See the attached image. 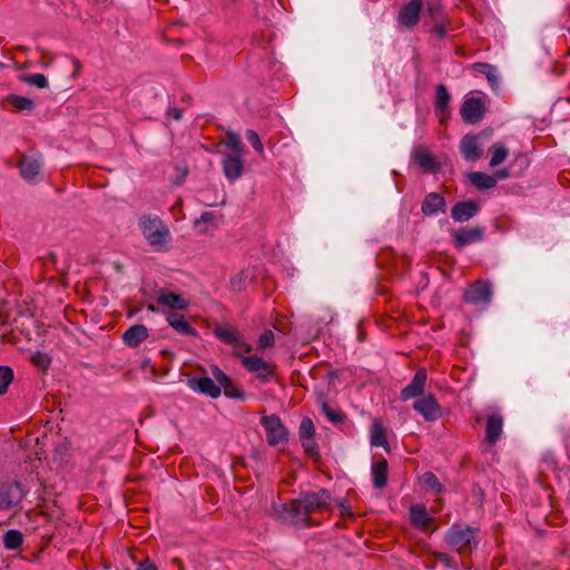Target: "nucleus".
Wrapping results in <instances>:
<instances>
[{
  "label": "nucleus",
  "instance_id": "obj_1",
  "mask_svg": "<svg viewBox=\"0 0 570 570\" xmlns=\"http://www.w3.org/2000/svg\"><path fill=\"white\" fill-rule=\"evenodd\" d=\"M138 226L151 247L160 249L171 242L169 228L158 216L142 215Z\"/></svg>",
  "mask_w": 570,
  "mask_h": 570
},
{
  "label": "nucleus",
  "instance_id": "obj_2",
  "mask_svg": "<svg viewBox=\"0 0 570 570\" xmlns=\"http://www.w3.org/2000/svg\"><path fill=\"white\" fill-rule=\"evenodd\" d=\"M476 532L472 527L453 524L445 533V541L458 552H470L478 546Z\"/></svg>",
  "mask_w": 570,
  "mask_h": 570
},
{
  "label": "nucleus",
  "instance_id": "obj_3",
  "mask_svg": "<svg viewBox=\"0 0 570 570\" xmlns=\"http://www.w3.org/2000/svg\"><path fill=\"white\" fill-rule=\"evenodd\" d=\"M277 513L278 519L284 523L299 528H308L313 525L312 518L308 515L301 498L282 504Z\"/></svg>",
  "mask_w": 570,
  "mask_h": 570
},
{
  "label": "nucleus",
  "instance_id": "obj_4",
  "mask_svg": "<svg viewBox=\"0 0 570 570\" xmlns=\"http://www.w3.org/2000/svg\"><path fill=\"white\" fill-rule=\"evenodd\" d=\"M17 167L27 183L35 184L39 180L43 167V156L38 151L30 155L21 154Z\"/></svg>",
  "mask_w": 570,
  "mask_h": 570
},
{
  "label": "nucleus",
  "instance_id": "obj_5",
  "mask_svg": "<svg viewBox=\"0 0 570 570\" xmlns=\"http://www.w3.org/2000/svg\"><path fill=\"white\" fill-rule=\"evenodd\" d=\"M214 335L223 343L234 346V355L240 357L242 353L252 351V346L247 344L243 336L230 326H218L214 330Z\"/></svg>",
  "mask_w": 570,
  "mask_h": 570
},
{
  "label": "nucleus",
  "instance_id": "obj_6",
  "mask_svg": "<svg viewBox=\"0 0 570 570\" xmlns=\"http://www.w3.org/2000/svg\"><path fill=\"white\" fill-rule=\"evenodd\" d=\"M261 424L266 431V439L269 445H277L287 441V430L276 414L262 416Z\"/></svg>",
  "mask_w": 570,
  "mask_h": 570
},
{
  "label": "nucleus",
  "instance_id": "obj_7",
  "mask_svg": "<svg viewBox=\"0 0 570 570\" xmlns=\"http://www.w3.org/2000/svg\"><path fill=\"white\" fill-rule=\"evenodd\" d=\"M299 498L302 502H304V507L309 517L315 511L321 512L327 510L332 501V494L326 489H321L316 492H304Z\"/></svg>",
  "mask_w": 570,
  "mask_h": 570
},
{
  "label": "nucleus",
  "instance_id": "obj_8",
  "mask_svg": "<svg viewBox=\"0 0 570 570\" xmlns=\"http://www.w3.org/2000/svg\"><path fill=\"white\" fill-rule=\"evenodd\" d=\"M485 228L482 226L462 227L454 230L451 236L455 248L461 249L468 245L480 243L484 238Z\"/></svg>",
  "mask_w": 570,
  "mask_h": 570
},
{
  "label": "nucleus",
  "instance_id": "obj_9",
  "mask_svg": "<svg viewBox=\"0 0 570 570\" xmlns=\"http://www.w3.org/2000/svg\"><path fill=\"white\" fill-rule=\"evenodd\" d=\"M242 365L250 373H254L256 377L266 383L269 382L274 376L273 366L258 356H242Z\"/></svg>",
  "mask_w": 570,
  "mask_h": 570
},
{
  "label": "nucleus",
  "instance_id": "obj_10",
  "mask_svg": "<svg viewBox=\"0 0 570 570\" xmlns=\"http://www.w3.org/2000/svg\"><path fill=\"white\" fill-rule=\"evenodd\" d=\"M425 0H411L399 12L397 22L407 29H413L420 21Z\"/></svg>",
  "mask_w": 570,
  "mask_h": 570
},
{
  "label": "nucleus",
  "instance_id": "obj_11",
  "mask_svg": "<svg viewBox=\"0 0 570 570\" xmlns=\"http://www.w3.org/2000/svg\"><path fill=\"white\" fill-rule=\"evenodd\" d=\"M210 373L216 382L219 383L220 390H224L225 396L242 402L246 400L245 392L239 389L223 370L216 365H213L210 366Z\"/></svg>",
  "mask_w": 570,
  "mask_h": 570
},
{
  "label": "nucleus",
  "instance_id": "obj_12",
  "mask_svg": "<svg viewBox=\"0 0 570 570\" xmlns=\"http://www.w3.org/2000/svg\"><path fill=\"white\" fill-rule=\"evenodd\" d=\"M24 498V492L19 482L0 485V510L16 508Z\"/></svg>",
  "mask_w": 570,
  "mask_h": 570
},
{
  "label": "nucleus",
  "instance_id": "obj_13",
  "mask_svg": "<svg viewBox=\"0 0 570 570\" xmlns=\"http://www.w3.org/2000/svg\"><path fill=\"white\" fill-rule=\"evenodd\" d=\"M413 409L428 422H433L442 415L441 406L436 397L431 393L416 400L413 404Z\"/></svg>",
  "mask_w": 570,
  "mask_h": 570
},
{
  "label": "nucleus",
  "instance_id": "obj_14",
  "mask_svg": "<svg viewBox=\"0 0 570 570\" xmlns=\"http://www.w3.org/2000/svg\"><path fill=\"white\" fill-rule=\"evenodd\" d=\"M491 285L483 281H476L464 292V301L471 305L488 304L491 301Z\"/></svg>",
  "mask_w": 570,
  "mask_h": 570
},
{
  "label": "nucleus",
  "instance_id": "obj_15",
  "mask_svg": "<svg viewBox=\"0 0 570 570\" xmlns=\"http://www.w3.org/2000/svg\"><path fill=\"white\" fill-rule=\"evenodd\" d=\"M409 517L411 524L423 532L434 531L438 527H432L435 519L430 517L425 505L413 504L409 510Z\"/></svg>",
  "mask_w": 570,
  "mask_h": 570
},
{
  "label": "nucleus",
  "instance_id": "obj_16",
  "mask_svg": "<svg viewBox=\"0 0 570 570\" xmlns=\"http://www.w3.org/2000/svg\"><path fill=\"white\" fill-rule=\"evenodd\" d=\"M215 379L209 376H193L187 381V385L190 390L200 394L207 395L212 399H217L220 395L219 383H215Z\"/></svg>",
  "mask_w": 570,
  "mask_h": 570
},
{
  "label": "nucleus",
  "instance_id": "obj_17",
  "mask_svg": "<svg viewBox=\"0 0 570 570\" xmlns=\"http://www.w3.org/2000/svg\"><path fill=\"white\" fill-rule=\"evenodd\" d=\"M485 107L480 98L471 97L461 107V117L468 124H476L484 116Z\"/></svg>",
  "mask_w": 570,
  "mask_h": 570
},
{
  "label": "nucleus",
  "instance_id": "obj_18",
  "mask_svg": "<svg viewBox=\"0 0 570 570\" xmlns=\"http://www.w3.org/2000/svg\"><path fill=\"white\" fill-rule=\"evenodd\" d=\"M243 154H225L222 159V166L225 177L229 181H235L242 177L244 171Z\"/></svg>",
  "mask_w": 570,
  "mask_h": 570
},
{
  "label": "nucleus",
  "instance_id": "obj_19",
  "mask_svg": "<svg viewBox=\"0 0 570 570\" xmlns=\"http://www.w3.org/2000/svg\"><path fill=\"white\" fill-rule=\"evenodd\" d=\"M428 380V374L425 370H419L411 382L401 390V400L409 401L411 399L423 395L425 383Z\"/></svg>",
  "mask_w": 570,
  "mask_h": 570
},
{
  "label": "nucleus",
  "instance_id": "obj_20",
  "mask_svg": "<svg viewBox=\"0 0 570 570\" xmlns=\"http://www.w3.org/2000/svg\"><path fill=\"white\" fill-rule=\"evenodd\" d=\"M480 208V203L476 200L459 202L451 208V217L455 222L465 223L476 216Z\"/></svg>",
  "mask_w": 570,
  "mask_h": 570
},
{
  "label": "nucleus",
  "instance_id": "obj_21",
  "mask_svg": "<svg viewBox=\"0 0 570 570\" xmlns=\"http://www.w3.org/2000/svg\"><path fill=\"white\" fill-rule=\"evenodd\" d=\"M459 148L462 157L468 161H476L483 154L478 136L472 134L462 137Z\"/></svg>",
  "mask_w": 570,
  "mask_h": 570
},
{
  "label": "nucleus",
  "instance_id": "obj_22",
  "mask_svg": "<svg viewBox=\"0 0 570 570\" xmlns=\"http://www.w3.org/2000/svg\"><path fill=\"white\" fill-rule=\"evenodd\" d=\"M446 209L445 198L439 193H429L421 205V212L424 216L444 214Z\"/></svg>",
  "mask_w": 570,
  "mask_h": 570
},
{
  "label": "nucleus",
  "instance_id": "obj_23",
  "mask_svg": "<svg viewBox=\"0 0 570 570\" xmlns=\"http://www.w3.org/2000/svg\"><path fill=\"white\" fill-rule=\"evenodd\" d=\"M503 428V417L498 413H492L488 415L487 426H485V439L488 443L495 444L501 434Z\"/></svg>",
  "mask_w": 570,
  "mask_h": 570
},
{
  "label": "nucleus",
  "instance_id": "obj_24",
  "mask_svg": "<svg viewBox=\"0 0 570 570\" xmlns=\"http://www.w3.org/2000/svg\"><path fill=\"white\" fill-rule=\"evenodd\" d=\"M148 335V328L145 325L137 324L125 331L121 338L127 346L137 347Z\"/></svg>",
  "mask_w": 570,
  "mask_h": 570
},
{
  "label": "nucleus",
  "instance_id": "obj_25",
  "mask_svg": "<svg viewBox=\"0 0 570 570\" xmlns=\"http://www.w3.org/2000/svg\"><path fill=\"white\" fill-rule=\"evenodd\" d=\"M414 163L424 171V173H434L439 169V165L426 149L422 147H417L413 151Z\"/></svg>",
  "mask_w": 570,
  "mask_h": 570
},
{
  "label": "nucleus",
  "instance_id": "obj_26",
  "mask_svg": "<svg viewBox=\"0 0 570 570\" xmlns=\"http://www.w3.org/2000/svg\"><path fill=\"white\" fill-rule=\"evenodd\" d=\"M158 303L163 306L173 308V309H185L188 306L187 301L179 294H175L171 292H167L165 289H160L158 292Z\"/></svg>",
  "mask_w": 570,
  "mask_h": 570
},
{
  "label": "nucleus",
  "instance_id": "obj_27",
  "mask_svg": "<svg viewBox=\"0 0 570 570\" xmlns=\"http://www.w3.org/2000/svg\"><path fill=\"white\" fill-rule=\"evenodd\" d=\"M167 321L169 325L179 334L195 337L197 336V331L193 327L183 315L176 313H169L167 316Z\"/></svg>",
  "mask_w": 570,
  "mask_h": 570
},
{
  "label": "nucleus",
  "instance_id": "obj_28",
  "mask_svg": "<svg viewBox=\"0 0 570 570\" xmlns=\"http://www.w3.org/2000/svg\"><path fill=\"white\" fill-rule=\"evenodd\" d=\"M373 484L376 489H382L387 483V461L385 459L373 462L371 468Z\"/></svg>",
  "mask_w": 570,
  "mask_h": 570
},
{
  "label": "nucleus",
  "instance_id": "obj_29",
  "mask_svg": "<svg viewBox=\"0 0 570 570\" xmlns=\"http://www.w3.org/2000/svg\"><path fill=\"white\" fill-rule=\"evenodd\" d=\"M435 98L434 111L438 116H444L448 111L451 96L443 83L436 86Z\"/></svg>",
  "mask_w": 570,
  "mask_h": 570
},
{
  "label": "nucleus",
  "instance_id": "obj_30",
  "mask_svg": "<svg viewBox=\"0 0 570 570\" xmlns=\"http://www.w3.org/2000/svg\"><path fill=\"white\" fill-rule=\"evenodd\" d=\"M470 183L479 190L493 188L497 185V177L482 171H472L469 174Z\"/></svg>",
  "mask_w": 570,
  "mask_h": 570
},
{
  "label": "nucleus",
  "instance_id": "obj_31",
  "mask_svg": "<svg viewBox=\"0 0 570 570\" xmlns=\"http://www.w3.org/2000/svg\"><path fill=\"white\" fill-rule=\"evenodd\" d=\"M472 68L476 72H480L487 77L492 89H498L499 79L497 76V68L494 66L485 63V62H475L472 66Z\"/></svg>",
  "mask_w": 570,
  "mask_h": 570
},
{
  "label": "nucleus",
  "instance_id": "obj_32",
  "mask_svg": "<svg viewBox=\"0 0 570 570\" xmlns=\"http://www.w3.org/2000/svg\"><path fill=\"white\" fill-rule=\"evenodd\" d=\"M24 538L19 530H8L2 538V543L7 550H18L23 544Z\"/></svg>",
  "mask_w": 570,
  "mask_h": 570
},
{
  "label": "nucleus",
  "instance_id": "obj_33",
  "mask_svg": "<svg viewBox=\"0 0 570 570\" xmlns=\"http://www.w3.org/2000/svg\"><path fill=\"white\" fill-rule=\"evenodd\" d=\"M7 102L16 110V111H31L35 109V101L30 98L18 96V95H9L7 97Z\"/></svg>",
  "mask_w": 570,
  "mask_h": 570
},
{
  "label": "nucleus",
  "instance_id": "obj_34",
  "mask_svg": "<svg viewBox=\"0 0 570 570\" xmlns=\"http://www.w3.org/2000/svg\"><path fill=\"white\" fill-rule=\"evenodd\" d=\"M491 154L490 167H497L501 165L509 155V149L502 144H494L489 148Z\"/></svg>",
  "mask_w": 570,
  "mask_h": 570
},
{
  "label": "nucleus",
  "instance_id": "obj_35",
  "mask_svg": "<svg viewBox=\"0 0 570 570\" xmlns=\"http://www.w3.org/2000/svg\"><path fill=\"white\" fill-rule=\"evenodd\" d=\"M371 444L373 446H383L386 451L390 449L386 441L385 431L383 426L377 422L372 425Z\"/></svg>",
  "mask_w": 570,
  "mask_h": 570
},
{
  "label": "nucleus",
  "instance_id": "obj_36",
  "mask_svg": "<svg viewBox=\"0 0 570 570\" xmlns=\"http://www.w3.org/2000/svg\"><path fill=\"white\" fill-rule=\"evenodd\" d=\"M224 145L230 148L234 154H245V147L239 134L228 130L225 135Z\"/></svg>",
  "mask_w": 570,
  "mask_h": 570
},
{
  "label": "nucleus",
  "instance_id": "obj_37",
  "mask_svg": "<svg viewBox=\"0 0 570 570\" xmlns=\"http://www.w3.org/2000/svg\"><path fill=\"white\" fill-rule=\"evenodd\" d=\"M422 483L435 493L441 494L444 491V487L440 483L438 476L433 472H424L421 476Z\"/></svg>",
  "mask_w": 570,
  "mask_h": 570
},
{
  "label": "nucleus",
  "instance_id": "obj_38",
  "mask_svg": "<svg viewBox=\"0 0 570 570\" xmlns=\"http://www.w3.org/2000/svg\"><path fill=\"white\" fill-rule=\"evenodd\" d=\"M13 381V370L10 366H0V395L7 393L9 385Z\"/></svg>",
  "mask_w": 570,
  "mask_h": 570
},
{
  "label": "nucleus",
  "instance_id": "obj_39",
  "mask_svg": "<svg viewBox=\"0 0 570 570\" xmlns=\"http://www.w3.org/2000/svg\"><path fill=\"white\" fill-rule=\"evenodd\" d=\"M21 81L35 86L37 88L43 89L48 86V79L42 73H32V75H24L20 77Z\"/></svg>",
  "mask_w": 570,
  "mask_h": 570
},
{
  "label": "nucleus",
  "instance_id": "obj_40",
  "mask_svg": "<svg viewBox=\"0 0 570 570\" xmlns=\"http://www.w3.org/2000/svg\"><path fill=\"white\" fill-rule=\"evenodd\" d=\"M321 407L324 415L333 423H340L344 420V414L340 411L333 410L328 403L321 397Z\"/></svg>",
  "mask_w": 570,
  "mask_h": 570
},
{
  "label": "nucleus",
  "instance_id": "obj_41",
  "mask_svg": "<svg viewBox=\"0 0 570 570\" xmlns=\"http://www.w3.org/2000/svg\"><path fill=\"white\" fill-rule=\"evenodd\" d=\"M299 439L313 438L315 434L314 423L309 417H303L298 429Z\"/></svg>",
  "mask_w": 570,
  "mask_h": 570
},
{
  "label": "nucleus",
  "instance_id": "obj_42",
  "mask_svg": "<svg viewBox=\"0 0 570 570\" xmlns=\"http://www.w3.org/2000/svg\"><path fill=\"white\" fill-rule=\"evenodd\" d=\"M424 8H425L426 14L430 17V19L433 22H439V21L444 20L442 8L439 4L425 1Z\"/></svg>",
  "mask_w": 570,
  "mask_h": 570
},
{
  "label": "nucleus",
  "instance_id": "obj_43",
  "mask_svg": "<svg viewBox=\"0 0 570 570\" xmlns=\"http://www.w3.org/2000/svg\"><path fill=\"white\" fill-rule=\"evenodd\" d=\"M245 137L259 155L264 154V146L261 141L258 134L254 129H247L245 132Z\"/></svg>",
  "mask_w": 570,
  "mask_h": 570
},
{
  "label": "nucleus",
  "instance_id": "obj_44",
  "mask_svg": "<svg viewBox=\"0 0 570 570\" xmlns=\"http://www.w3.org/2000/svg\"><path fill=\"white\" fill-rule=\"evenodd\" d=\"M274 333L271 330H266L258 338V346L261 348L271 347L274 344Z\"/></svg>",
  "mask_w": 570,
  "mask_h": 570
},
{
  "label": "nucleus",
  "instance_id": "obj_45",
  "mask_svg": "<svg viewBox=\"0 0 570 570\" xmlns=\"http://www.w3.org/2000/svg\"><path fill=\"white\" fill-rule=\"evenodd\" d=\"M301 442H302V445H303L305 452L309 456L314 458V456L318 455L317 444L314 442L313 438L301 440Z\"/></svg>",
  "mask_w": 570,
  "mask_h": 570
},
{
  "label": "nucleus",
  "instance_id": "obj_46",
  "mask_svg": "<svg viewBox=\"0 0 570 570\" xmlns=\"http://www.w3.org/2000/svg\"><path fill=\"white\" fill-rule=\"evenodd\" d=\"M434 558L440 561L441 563H443L445 567L448 568H454L455 567V561L453 560L452 557H450L448 553H444V552H435L434 553Z\"/></svg>",
  "mask_w": 570,
  "mask_h": 570
},
{
  "label": "nucleus",
  "instance_id": "obj_47",
  "mask_svg": "<svg viewBox=\"0 0 570 570\" xmlns=\"http://www.w3.org/2000/svg\"><path fill=\"white\" fill-rule=\"evenodd\" d=\"M431 32L440 39L444 38L446 35V26L444 20L435 22V26L432 28Z\"/></svg>",
  "mask_w": 570,
  "mask_h": 570
},
{
  "label": "nucleus",
  "instance_id": "obj_48",
  "mask_svg": "<svg viewBox=\"0 0 570 570\" xmlns=\"http://www.w3.org/2000/svg\"><path fill=\"white\" fill-rule=\"evenodd\" d=\"M32 362L37 366L46 368L49 365L50 360L47 357V355L37 353L36 355L32 356Z\"/></svg>",
  "mask_w": 570,
  "mask_h": 570
},
{
  "label": "nucleus",
  "instance_id": "obj_49",
  "mask_svg": "<svg viewBox=\"0 0 570 570\" xmlns=\"http://www.w3.org/2000/svg\"><path fill=\"white\" fill-rule=\"evenodd\" d=\"M136 570H158V568L149 559H145L138 563Z\"/></svg>",
  "mask_w": 570,
  "mask_h": 570
},
{
  "label": "nucleus",
  "instance_id": "obj_50",
  "mask_svg": "<svg viewBox=\"0 0 570 570\" xmlns=\"http://www.w3.org/2000/svg\"><path fill=\"white\" fill-rule=\"evenodd\" d=\"M340 512H341L342 517H350V518L354 517L351 507L345 501H342L340 503Z\"/></svg>",
  "mask_w": 570,
  "mask_h": 570
},
{
  "label": "nucleus",
  "instance_id": "obj_51",
  "mask_svg": "<svg viewBox=\"0 0 570 570\" xmlns=\"http://www.w3.org/2000/svg\"><path fill=\"white\" fill-rule=\"evenodd\" d=\"M167 117L173 118L175 120H180L183 117V110L179 108H169L167 111Z\"/></svg>",
  "mask_w": 570,
  "mask_h": 570
},
{
  "label": "nucleus",
  "instance_id": "obj_52",
  "mask_svg": "<svg viewBox=\"0 0 570 570\" xmlns=\"http://www.w3.org/2000/svg\"><path fill=\"white\" fill-rule=\"evenodd\" d=\"M493 177H497V181L499 179H504V178H508L510 176V173H509V169L508 168H503V169H500L498 170L494 175H492Z\"/></svg>",
  "mask_w": 570,
  "mask_h": 570
},
{
  "label": "nucleus",
  "instance_id": "obj_53",
  "mask_svg": "<svg viewBox=\"0 0 570 570\" xmlns=\"http://www.w3.org/2000/svg\"><path fill=\"white\" fill-rule=\"evenodd\" d=\"M214 214L212 212H204L202 215H200V218L199 220L203 222V223H213L214 220Z\"/></svg>",
  "mask_w": 570,
  "mask_h": 570
},
{
  "label": "nucleus",
  "instance_id": "obj_54",
  "mask_svg": "<svg viewBox=\"0 0 570 570\" xmlns=\"http://www.w3.org/2000/svg\"><path fill=\"white\" fill-rule=\"evenodd\" d=\"M147 309L149 312H153V313H156L158 311V308L155 305H153V304H148L147 305Z\"/></svg>",
  "mask_w": 570,
  "mask_h": 570
},
{
  "label": "nucleus",
  "instance_id": "obj_55",
  "mask_svg": "<svg viewBox=\"0 0 570 570\" xmlns=\"http://www.w3.org/2000/svg\"><path fill=\"white\" fill-rule=\"evenodd\" d=\"M73 63H75V66H76L77 68H79L80 62H79L78 60H75V61H73Z\"/></svg>",
  "mask_w": 570,
  "mask_h": 570
},
{
  "label": "nucleus",
  "instance_id": "obj_56",
  "mask_svg": "<svg viewBox=\"0 0 570 570\" xmlns=\"http://www.w3.org/2000/svg\"><path fill=\"white\" fill-rule=\"evenodd\" d=\"M3 67H4V65L2 62H0V68H3Z\"/></svg>",
  "mask_w": 570,
  "mask_h": 570
},
{
  "label": "nucleus",
  "instance_id": "obj_57",
  "mask_svg": "<svg viewBox=\"0 0 570 570\" xmlns=\"http://www.w3.org/2000/svg\"><path fill=\"white\" fill-rule=\"evenodd\" d=\"M569 33H570V27H569Z\"/></svg>",
  "mask_w": 570,
  "mask_h": 570
}]
</instances>
